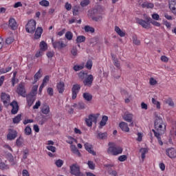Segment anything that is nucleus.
I'll return each instance as SVG.
<instances>
[{
    "label": "nucleus",
    "mask_w": 176,
    "mask_h": 176,
    "mask_svg": "<svg viewBox=\"0 0 176 176\" xmlns=\"http://www.w3.org/2000/svg\"><path fill=\"white\" fill-rule=\"evenodd\" d=\"M155 129H153L155 137H159V135H163L166 133V122L163 121V118L157 114L155 115L154 121Z\"/></svg>",
    "instance_id": "1"
},
{
    "label": "nucleus",
    "mask_w": 176,
    "mask_h": 176,
    "mask_svg": "<svg viewBox=\"0 0 176 176\" xmlns=\"http://www.w3.org/2000/svg\"><path fill=\"white\" fill-rule=\"evenodd\" d=\"M107 153L111 156H118L123 153V147L116 145V143L113 142H109L108 143Z\"/></svg>",
    "instance_id": "2"
},
{
    "label": "nucleus",
    "mask_w": 176,
    "mask_h": 176,
    "mask_svg": "<svg viewBox=\"0 0 176 176\" xmlns=\"http://www.w3.org/2000/svg\"><path fill=\"white\" fill-rule=\"evenodd\" d=\"M98 14H104V9L102 8H94L92 10H89L88 12V16L91 17L94 21H102V16Z\"/></svg>",
    "instance_id": "3"
},
{
    "label": "nucleus",
    "mask_w": 176,
    "mask_h": 176,
    "mask_svg": "<svg viewBox=\"0 0 176 176\" xmlns=\"http://www.w3.org/2000/svg\"><path fill=\"white\" fill-rule=\"evenodd\" d=\"M100 118V113H91L85 118V123L88 127H91L93 123H97V120Z\"/></svg>",
    "instance_id": "4"
},
{
    "label": "nucleus",
    "mask_w": 176,
    "mask_h": 176,
    "mask_svg": "<svg viewBox=\"0 0 176 176\" xmlns=\"http://www.w3.org/2000/svg\"><path fill=\"white\" fill-rule=\"evenodd\" d=\"M25 30L29 34H34L36 30V21L34 19L30 20L26 25Z\"/></svg>",
    "instance_id": "5"
},
{
    "label": "nucleus",
    "mask_w": 176,
    "mask_h": 176,
    "mask_svg": "<svg viewBox=\"0 0 176 176\" xmlns=\"http://www.w3.org/2000/svg\"><path fill=\"white\" fill-rule=\"evenodd\" d=\"M52 43L54 49H58V50H61L63 47H67V45L63 41H54L53 38H52Z\"/></svg>",
    "instance_id": "6"
},
{
    "label": "nucleus",
    "mask_w": 176,
    "mask_h": 176,
    "mask_svg": "<svg viewBox=\"0 0 176 176\" xmlns=\"http://www.w3.org/2000/svg\"><path fill=\"white\" fill-rule=\"evenodd\" d=\"M80 90V85L76 84L74 85L72 88V100L76 99V97H78V94L79 93Z\"/></svg>",
    "instance_id": "7"
},
{
    "label": "nucleus",
    "mask_w": 176,
    "mask_h": 176,
    "mask_svg": "<svg viewBox=\"0 0 176 176\" xmlns=\"http://www.w3.org/2000/svg\"><path fill=\"white\" fill-rule=\"evenodd\" d=\"M70 173L75 176H80V169L79 166L73 164L70 166Z\"/></svg>",
    "instance_id": "8"
},
{
    "label": "nucleus",
    "mask_w": 176,
    "mask_h": 176,
    "mask_svg": "<svg viewBox=\"0 0 176 176\" xmlns=\"http://www.w3.org/2000/svg\"><path fill=\"white\" fill-rule=\"evenodd\" d=\"M16 93L19 96L22 97H27V92L25 91V87L23 84H19L17 89Z\"/></svg>",
    "instance_id": "9"
},
{
    "label": "nucleus",
    "mask_w": 176,
    "mask_h": 176,
    "mask_svg": "<svg viewBox=\"0 0 176 176\" xmlns=\"http://www.w3.org/2000/svg\"><path fill=\"white\" fill-rule=\"evenodd\" d=\"M93 80H94V77L93 76V75L89 74L83 80V84L85 85V86H88L89 87H90V86L93 85Z\"/></svg>",
    "instance_id": "10"
},
{
    "label": "nucleus",
    "mask_w": 176,
    "mask_h": 176,
    "mask_svg": "<svg viewBox=\"0 0 176 176\" xmlns=\"http://www.w3.org/2000/svg\"><path fill=\"white\" fill-rule=\"evenodd\" d=\"M46 145L47 151H50L51 152H52V153H55V152L57 151L56 146H53L54 145V142H53V140H47L46 142Z\"/></svg>",
    "instance_id": "11"
},
{
    "label": "nucleus",
    "mask_w": 176,
    "mask_h": 176,
    "mask_svg": "<svg viewBox=\"0 0 176 176\" xmlns=\"http://www.w3.org/2000/svg\"><path fill=\"white\" fill-rule=\"evenodd\" d=\"M137 23L140 24V25H142L143 28H146V30L151 28V22H148V21L138 19Z\"/></svg>",
    "instance_id": "12"
},
{
    "label": "nucleus",
    "mask_w": 176,
    "mask_h": 176,
    "mask_svg": "<svg viewBox=\"0 0 176 176\" xmlns=\"http://www.w3.org/2000/svg\"><path fill=\"white\" fill-rule=\"evenodd\" d=\"M166 153L170 159H175L176 150L174 148H169L166 150Z\"/></svg>",
    "instance_id": "13"
},
{
    "label": "nucleus",
    "mask_w": 176,
    "mask_h": 176,
    "mask_svg": "<svg viewBox=\"0 0 176 176\" xmlns=\"http://www.w3.org/2000/svg\"><path fill=\"white\" fill-rule=\"evenodd\" d=\"M1 100L3 101L4 105L8 107L10 102V96L8 94L2 93L1 94Z\"/></svg>",
    "instance_id": "14"
},
{
    "label": "nucleus",
    "mask_w": 176,
    "mask_h": 176,
    "mask_svg": "<svg viewBox=\"0 0 176 176\" xmlns=\"http://www.w3.org/2000/svg\"><path fill=\"white\" fill-rule=\"evenodd\" d=\"M12 107L11 113L12 115H16L19 112V104L16 101H12L10 104Z\"/></svg>",
    "instance_id": "15"
},
{
    "label": "nucleus",
    "mask_w": 176,
    "mask_h": 176,
    "mask_svg": "<svg viewBox=\"0 0 176 176\" xmlns=\"http://www.w3.org/2000/svg\"><path fill=\"white\" fill-rule=\"evenodd\" d=\"M168 6L170 10H171L173 14L176 15V0H169L168 1Z\"/></svg>",
    "instance_id": "16"
},
{
    "label": "nucleus",
    "mask_w": 176,
    "mask_h": 176,
    "mask_svg": "<svg viewBox=\"0 0 176 176\" xmlns=\"http://www.w3.org/2000/svg\"><path fill=\"white\" fill-rule=\"evenodd\" d=\"M56 89L60 94H63L65 90V84L60 81L56 84Z\"/></svg>",
    "instance_id": "17"
},
{
    "label": "nucleus",
    "mask_w": 176,
    "mask_h": 176,
    "mask_svg": "<svg viewBox=\"0 0 176 176\" xmlns=\"http://www.w3.org/2000/svg\"><path fill=\"white\" fill-rule=\"evenodd\" d=\"M85 150L89 152L91 155H93V156H96V151L93 149V145H91L89 143H85L84 145Z\"/></svg>",
    "instance_id": "18"
},
{
    "label": "nucleus",
    "mask_w": 176,
    "mask_h": 176,
    "mask_svg": "<svg viewBox=\"0 0 176 176\" xmlns=\"http://www.w3.org/2000/svg\"><path fill=\"white\" fill-rule=\"evenodd\" d=\"M133 113H131L129 112L124 113V116H122L125 122H127L128 123H131L133 122Z\"/></svg>",
    "instance_id": "19"
},
{
    "label": "nucleus",
    "mask_w": 176,
    "mask_h": 176,
    "mask_svg": "<svg viewBox=\"0 0 176 176\" xmlns=\"http://www.w3.org/2000/svg\"><path fill=\"white\" fill-rule=\"evenodd\" d=\"M41 112H42L43 115H49V113H50V107L49 106V104H43L41 108Z\"/></svg>",
    "instance_id": "20"
},
{
    "label": "nucleus",
    "mask_w": 176,
    "mask_h": 176,
    "mask_svg": "<svg viewBox=\"0 0 176 176\" xmlns=\"http://www.w3.org/2000/svg\"><path fill=\"white\" fill-rule=\"evenodd\" d=\"M123 96H125L124 102L125 104H129L133 101V96L131 94H129L127 91L122 92Z\"/></svg>",
    "instance_id": "21"
},
{
    "label": "nucleus",
    "mask_w": 176,
    "mask_h": 176,
    "mask_svg": "<svg viewBox=\"0 0 176 176\" xmlns=\"http://www.w3.org/2000/svg\"><path fill=\"white\" fill-rule=\"evenodd\" d=\"M119 126L121 130H122V131H125V133H129V131H130V128H129V124L126 122H120Z\"/></svg>",
    "instance_id": "22"
},
{
    "label": "nucleus",
    "mask_w": 176,
    "mask_h": 176,
    "mask_svg": "<svg viewBox=\"0 0 176 176\" xmlns=\"http://www.w3.org/2000/svg\"><path fill=\"white\" fill-rule=\"evenodd\" d=\"M9 27L12 28V30H17V27H19V25H17V22H16V19L11 18L9 20Z\"/></svg>",
    "instance_id": "23"
},
{
    "label": "nucleus",
    "mask_w": 176,
    "mask_h": 176,
    "mask_svg": "<svg viewBox=\"0 0 176 176\" xmlns=\"http://www.w3.org/2000/svg\"><path fill=\"white\" fill-rule=\"evenodd\" d=\"M42 78V69H39L34 76V80L32 84L35 85V83H36V82H38V80H39V79Z\"/></svg>",
    "instance_id": "24"
},
{
    "label": "nucleus",
    "mask_w": 176,
    "mask_h": 176,
    "mask_svg": "<svg viewBox=\"0 0 176 176\" xmlns=\"http://www.w3.org/2000/svg\"><path fill=\"white\" fill-rule=\"evenodd\" d=\"M17 137V132L16 131L10 130L8 134L7 135V139L12 140H14Z\"/></svg>",
    "instance_id": "25"
},
{
    "label": "nucleus",
    "mask_w": 176,
    "mask_h": 176,
    "mask_svg": "<svg viewBox=\"0 0 176 176\" xmlns=\"http://www.w3.org/2000/svg\"><path fill=\"white\" fill-rule=\"evenodd\" d=\"M140 5H141L142 8H146L147 9H153V8H155V4L148 1H145L142 4L140 3Z\"/></svg>",
    "instance_id": "26"
},
{
    "label": "nucleus",
    "mask_w": 176,
    "mask_h": 176,
    "mask_svg": "<svg viewBox=\"0 0 176 176\" xmlns=\"http://www.w3.org/2000/svg\"><path fill=\"white\" fill-rule=\"evenodd\" d=\"M42 32H43V29L42 28H37L34 34L35 39H39L42 36Z\"/></svg>",
    "instance_id": "27"
},
{
    "label": "nucleus",
    "mask_w": 176,
    "mask_h": 176,
    "mask_svg": "<svg viewBox=\"0 0 176 176\" xmlns=\"http://www.w3.org/2000/svg\"><path fill=\"white\" fill-rule=\"evenodd\" d=\"M114 30L116 32L118 35H119V36H120L121 38L126 36V32L121 30L120 28H119L118 26H115Z\"/></svg>",
    "instance_id": "28"
},
{
    "label": "nucleus",
    "mask_w": 176,
    "mask_h": 176,
    "mask_svg": "<svg viewBox=\"0 0 176 176\" xmlns=\"http://www.w3.org/2000/svg\"><path fill=\"white\" fill-rule=\"evenodd\" d=\"M82 97L85 101L90 102L93 100V95L89 92H85L82 94Z\"/></svg>",
    "instance_id": "29"
},
{
    "label": "nucleus",
    "mask_w": 176,
    "mask_h": 176,
    "mask_svg": "<svg viewBox=\"0 0 176 176\" xmlns=\"http://www.w3.org/2000/svg\"><path fill=\"white\" fill-rule=\"evenodd\" d=\"M108 122V116H103L102 117V120L100 122V129H102V127H104V126H105V124H107V122Z\"/></svg>",
    "instance_id": "30"
},
{
    "label": "nucleus",
    "mask_w": 176,
    "mask_h": 176,
    "mask_svg": "<svg viewBox=\"0 0 176 176\" xmlns=\"http://www.w3.org/2000/svg\"><path fill=\"white\" fill-rule=\"evenodd\" d=\"M40 50L43 52H46L47 50V43L44 41H41L39 44Z\"/></svg>",
    "instance_id": "31"
},
{
    "label": "nucleus",
    "mask_w": 176,
    "mask_h": 176,
    "mask_svg": "<svg viewBox=\"0 0 176 176\" xmlns=\"http://www.w3.org/2000/svg\"><path fill=\"white\" fill-rule=\"evenodd\" d=\"M140 152L141 153V157H142V160H144L145 157H146V153H148V148H140Z\"/></svg>",
    "instance_id": "32"
},
{
    "label": "nucleus",
    "mask_w": 176,
    "mask_h": 176,
    "mask_svg": "<svg viewBox=\"0 0 176 176\" xmlns=\"http://www.w3.org/2000/svg\"><path fill=\"white\" fill-rule=\"evenodd\" d=\"M107 137H108V133H107V132H98V136L97 138H98L99 140H105L107 139Z\"/></svg>",
    "instance_id": "33"
},
{
    "label": "nucleus",
    "mask_w": 176,
    "mask_h": 176,
    "mask_svg": "<svg viewBox=\"0 0 176 176\" xmlns=\"http://www.w3.org/2000/svg\"><path fill=\"white\" fill-rule=\"evenodd\" d=\"M12 122L14 124H19L21 122V114H18L14 118H12Z\"/></svg>",
    "instance_id": "34"
},
{
    "label": "nucleus",
    "mask_w": 176,
    "mask_h": 176,
    "mask_svg": "<svg viewBox=\"0 0 176 176\" xmlns=\"http://www.w3.org/2000/svg\"><path fill=\"white\" fill-rule=\"evenodd\" d=\"M73 107L74 108H77L78 109H85V108H86V104H85L83 102H79L78 104H74Z\"/></svg>",
    "instance_id": "35"
},
{
    "label": "nucleus",
    "mask_w": 176,
    "mask_h": 176,
    "mask_svg": "<svg viewBox=\"0 0 176 176\" xmlns=\"http://www.w3.org/2000/svg\"><path fill=\"white\" fill-rule=\"evenodd\" d=\"M74 16H78L79 14V11L80 10V7L79 6H74L72 8Z\"/></svg>",
    "instance_id": "36"
},
{
    "label": "nucleus",
    "mask_w": 176,
    "mask_h": 176,
    "mask_svg": "<svg viewBox=\"0 0 176 176\" xmlns=\"http://www.w3.org/2000/svg\"><path fill=\"white\" fill-rule=\"evenodd\" d=\"M65 36L67 41H72V38H74V34H72V32H67L65 34Z\"/></svg>",
    "instance_id": "37"
},
{
    "label": "nucleus",
    "mask_w": 176,
    "mask_h": 176,
    "mask_svg": "<svg viewBox=\"0 0 176 176\" xmlns=\"http://www.w3.org/2000/svg\"><path fill=\"white\" fill-rule=\"evenodd\" d=\"M76 41V43H82L86 41V37L85 36H78Z\"/></svg>",
    "instance_id": "38"
},
{
    "label": "nucleus",
    "mask_w": 176,
    "mask_h": 176,
    "mask_svg": "<svg viewBox=\"0 0 176 176\" xmlns=\"http://www.w3.org/2000/svg\"><path fill=\"white\" fill-rule=\"evenodd\" d=\"M66 142L67 144H69L70 145H72V144H74V142H76V144H77L78 143V140H76V139H75V138H72L71 136H69L68 137V140H66Z\"/></svg>",
    "instance_id": "39"
},
{
    "label": "nucleus",
    "mask_w": 176,
    "mask_h": 176,
    "mask_svg": "<svg viewBox=\"0 0 176 176\" xmlns=\"http://www.w3.org/2000/svg\"><path fill=\"white\" fill-rule=\"evenodd\" d=\"M151 101L153 105L156 106L157 109H160V102L157 101V100L155 99L154 98L151 99Z\"/></svg>",
    "instance_id": "40"
},
{
    "label": "nucleus",
    "mask_w": 176,
    "mask_h": 176,
    "mask_svg": "<svg viewBox=\"0 0 176 176\" xmlns=\"http://www.w3.org/2000/svg\"><path fill=\"white\" fill-rule=\"evenodd\" d=\"M87 164L90 170H95L96 164H94V162L93 161H90V160L88 161Z\"/></svg>",
    "instance_id": "41"
},
{
    "label": "nucleus",
    "mask_w": 176,
    "mask_h": 176,
    "mask_svg": "<svg viewBox=\"0 0 176 176\" xmlns=\"http://www.w3.org/2000/svg\"><path fill=\"white\" fill-rule=\"evenodd\" d=\"M39 5H41V6H44L45 8H47V6H50V3L47 0H42L39 1Z\"/></svg>",
    "instance_id": "42"
},
{
    "label": "nucleus",
    "mask_w": 176,
    "mask_h": 176,
    "mask_svg": "<svg viewBox=\"0 0 176 176\" xmlns=\"http://www.w3.org/2000/svg\"><path fill=\"white\" fill-rule=\"evenodd\" d=\"M80 6H82V8L89 6V5H90V0H82L80 3Z\"/></svg>",
    "instance_id": "43"
},
{
    "label": "nucleus",
    "mask_w": 176,
    "mask_h": 176,
    "mask_svg": "<svg viewBox=\"0 0 176 176\" xmlns=\"http://www.w3.org/2000/svg\"><path fill=\"white\" fill-rule=\"evenodd\" d=\"M85 32H91V34H93L95 31L93 27L86 25L84 28Z\"/></svg>",
    "instance_id": "44"
},
{
    "label": "nucleus",
    "mask_w": 176,
    "mask_h": 176,
    "mask_svg": "<svg viewBox=\"0 0 176 176\" xmlns=\"http://www.w3.org/2000/svg\"><path fill=\"white\" fill-rule=\"evenodd\" d=\"M0 169L5 170H9V165H8L5 162H1L0 163Z\"/></svg>",
    "instance_id": "45"
},
{
    "label": "nucleus",
    "mask_w": 176,
    "mask_h": 176,
    "mask_svg": "<svg viewBox=\"0 0 176 176\" xmlns=\"http://www.w3.org/2000/svg\"><path fill=\"white\" fill-rule=\"evenodd\" d=\"M83 68H85V64L84 63H82L81 65H74V69L76 72L80 71L81 69H83Z\"/></svg>",
    "instance_id": "46"
},
{
    "label": "nucleus",
    "mask_w": 176,
    "mask_h": 176,
    "mask_svg": "<svg viewBox=\"0 0 176 176\" xmlns=\"http://www.w3.org/2000/svg\"><path fill=\"white\" fill-rule=\"evenodd\" d=\"M85 67L87 68V69H91V68L93 67V60H88L85 65Z\"/></svg>",
    "instance_id": "47"
},
{
    "label": "nucleus",
    "mask_w": 176,
    "mask_h": 176,
    "mask_svg": "<svg viewBox=\"0 0 176 176\" xmlns=\"http://www.w3.org/2000/svg\"><path fill=\"white\" fill-rule=\"evenodd\" d=\"M157 83V80L155 79L153 77L149 78V84L151 85V86H155Z\"/></svg>",
    "instance_id": "48"
},
{
    "label": "nucleus",
    "mask_w": 176,
    "mask_h": 176,
    "mask_svg": "<svg viewBox=\"0 0 176 176\" xmlns=\"http://www.w3.org/2000/svg\"><path fill=\"white\" fill-rule=\"evenodd\" d=\"M37 91H38V85H34L32 88V91H31L32 96L36 95Z\"/></svg>",
    "instance_id": "49"
},
{
    "label": "nucleus",
    "mask_w": 176,
    "mask_h": 176,
    "mask_svg": "<svg viewBox=\"0 0 176 176\" xmlns=\"http://www.w3.org/2000/svg\"><path fill=\"white\" fill-rule=\"evenodd\" d=\"M47 93L48 95H50V97H53L54 94V90L52 87H48L47 89Z\"/></svg>",
    "instance_id": "50"
},
{
    "label": "nucleus",
    "mask_w": 176,
    "mask_h": 176,
    "mask_svg": "<svg viewBox=\"0 0 176 176\" xmlns=\"http://www.w3.org/2000/svg\"><path fill=\"white\" fill-rule=\"evenodd\" d=\"M31 133H32V130L31 129V127L26 126L25 129V134L26 135H31Z\"/></svg>",
    "instance_id": "51"
},
{
    "label": "nucleus",
    "mask_w": 176,
    "mask_h": 176,
    "mask_svg": "<svg viewBox=\"0 0 176 176\" xmlns=\"http://www.w3.org/2000/svg\"><path fill=\"white\" fill-rule=\"evenodd\" d=\"M138 138L136 139V141H138V142H141L142 141V137H144V134H142V133L141 132H138L137 133Z\"/></svg>",
    "instance_id": "52"
},
{
    "label": "nucleus",
    "mask_w": 176,
    "mask_h": 176,
    "mask_svg": "<svg viewBox=\"0 0 176 176\" xmlns=\"http://www.w3.org/2000/svg\"><path fill=\"white\" fill-rule=\"evenodd\" d=\"M151 17L153 20H155V21L160 20V16L157 13H153L151 15Z\"/></svg>",
    "instance_id": "53"
},
{
    "label": "nucleus",
    "mask_w": 176,
    "mask_h": 176,
    "mask_svg": "<svg viewBox=\"0 0 176 176\" xmlns=\"http://www.w3.org/2000/svg\"><path fill=\"white\" fill-rule=\"evenodd\" d=\"M55 164L57 167H62L63 164H64V161L58 160L56 161Z\"/></svg>",
    "instance_id": "54"
},
{
    "label": "nucleus",
    "mask_w": 176,
    "mask_h": 176,
    "mask_svg": "<svg viewBox=\"0 0 176 176\" xmlns=\"http://www.w3.org/2000/svg\"><path fill=\"white\" fill-rule=\"evenodd\" d=\"M118 160L119 162H126L127 160V155H122L118 157Z\"/></svg>",
    "instance_id": "55"
},
{
    "label": "nucleus",
    "mask_w": 176,
    "mask_h": 176,
    "mask_svg": "<svg viewBox=\"0 0 176 176\" xmlns=\"http://www.w3.org/2000/svg\"><path fill=\"white\" fill-rule=\"evenodd\" d=\"M65 8L66 9V10L69 12V10H71V9H72V5H71V3L67 2L65 4Z\"/></svg>",
    "instance_id": "56"
},
{
    "label": "nucleus",
    "mask_w": 176,
    "mask_h": 176,
    "mask_svg": "<svg viewBox=\"0 0 176 176\" xmlns=\"http://www.w3.org/2000/svg\"><path fill=\"white\" fill-rule=\"evenodd\" d=\"M166 103L168 104L169 107H174V102L170 98L166 100Z\"/></svg>",
    "instance_id": "57"
},
{
    "label": "nucleus",
    "mask_w": 176,
    "mask_h": 176,
    "mask_svg": "<svg viewBox=\"0 0 176 176\" xmlns=\"http://www.w3.org/2000/svg\"><path fill=\"white\" fill-rule=\"evenodd\" d=\"M14 41V38L13 37H8L6 40V43L7 45H10V43H13V41Z\"/></svg>",
    "instance_id": "58"
},
{
    "label": "nucleus",
    "mask_w": 176,
    "mask_h": 176,
    "mask_svg": "<svg viewBox=\"0 0 176 176\" xmlns=\"http://www.w3.org/2000/svg\"><path fill=\"white\" fill-rule=\"evenodd\" d=\"M41 100H38L36 102L35 104L33 106V109H39V107H41Z\"/></svg>",
    "instance_id": "59"
},
{
    "label": "nucleus",
    "mask_w": 176,
    "mask_h": 176,
    "mask_svg": "<svg viewBox=\"0 0 176 176\" xmlns=\"http://www.w3.org/2000/svg\"><path fill=\"white\" fill-rule=\"evenodd\" d=\"M113 60L114 65L117 68H120V63H119V60H118V59H116L115 58H113Z\"/></svg>",
    "instance_id": "60"
},
{
    "label": "nucleus",
    "mask_w": 176,
    "mask_h": 176,
    "mask_svg": "<svg viewBox=\"0 0 176 176\" xmlns=\"http://www.w3.org/2000/svg\"><path fill=\"white\" fill-rule=\"evenodd\" d=\"M49 79H50V77L49 76H45L43 80V85H46L49 82Z\"/></svg>",
    "instance_id": "61"
},
{
    "label": "nucleus",
    "mask_w": 176,
    "mask_h": 176,
    "mask_svg": "<svg viewBox=\"0 0 176 176\" xmlns=\"http://www.w3.org/2000/svg\"><path fill=\"white\" fill-rule=\"evenodd\" d=\"M164 24L168 28V30H171V23L167 21H164Z\"/></svg>",
    "instance_id": "62"
},
{
    "label": "nucleus",
    "mask_w": 176,
    "mask_h": 176,
    "mask_svg": "<svg viewBox=\"0 0 176 176\" xmlns=\"http://www.w3.org/2000/svg\"><path fill=\"white\" fill-rule=\"evenodd\" d=\"M161 61H162L163 63H168V57L166 56H162Z\"/></svg>",
    "instance_id": "63"
},
{
    "label": "nucleus",
    "mask_w": 176,
    "mask_h": 176,
    "mask_svg": "<svg viewBox=\"0 0 176 176\" xmlns=\"http://www.w3.org/2000/svg\"><path fill=\"white\" fill-rule=\"evenodd\" d=\"M170 135H175L176 137V127L172 128V129L170 131Z\"/></svg>",
    "instance_id": "64"
}]
</instances>
